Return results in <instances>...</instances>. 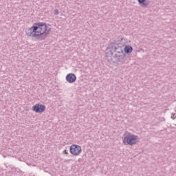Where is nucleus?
Here are the masks:
<instances>
[{
    "label": "nucleus",
    "mask_w": 176,
    "mask_h": 176,
    "mask_svg": "<svg viewBox=\"0 0 176 176\" xmlns=\"http://www.w3.org/2000/svg\"><path fill=\"white\" fill-rule=\"evenodd\" d=\"M50 34V28L43 22L35 23L32 27L26 31L28 36L36 38L38 41H43L47 38V35Z\"/></svg>",
    "instance_id": "1"
},
{
    "label": "nucleus",
    "mask_w": 176,
    "mask_h": 176,
    "mask_svg": "<svg viewBox=\"0 0 176 176\" xmlns=\"http://www.w3.org/2000/svg\"><path fill=\"white\" fill-rule=\"evenodd\" d=\"M107 49L110 50V53L112 55L111 61L118 65H123L126 62V54L123 51V48L119 45V44L111 43H110Z\"/></svg>",
    "instance_id": "2"
},
{
    "label": "nucleus",
    "mask_w": 176,
    "mask_h": 176,
    "mask_svg": "<svg viewBox=\"0 0 176 176\" xmlns=\"http://www.w3.org/2000/svg\"><path fill=\"white\" fill-rule=\"evenodd\" d=\"M122 142L124 145L133 146V145H136L137 142H138V136L130 133H126L123 135Z\"/></svg>",
    "instance_id": "3"
},
{
    "label": "nucleus",
    "mask_w": 176,
    "mask_h": 176,
    "mask_svg": "<svg viewBox=\"0 0 176 176\" xmlns=\"http://www.w3.org/2000/svg\"><path fill=\"white\" fill-rule=\"evenodd\" d=\"M70 153L74 156H78L82 153V147L79 145L72 144L70 146Z\"/></svg>",
    "instance_id": "4"
},
{
    "label": "nucleus",
    "mask_w": 176,
    "mask_h": 176,
    "mask_svg": "<svg viewBox=\"0 0 176 176\" xmlns=\"http://www.w3.org/2000/svg\"><path fill=\"white\" fill-rule=\"evenodd\" d=\"M33 111L36 113H42L46 111V107L43 104H36L33 106Z\"/></svg>",
    "instance_id": "5"
},
{
    "label": "nucleus",
    "mask_w": 176,
    "mask_h": 176,
    "mask_svg": "<svg viewBox=\"0 0 176 176\" xmlns=\"http://www.w3.org/2000/svg\"><path fill=\"white\" fill-rule=\"evenodd\" d=\"M66 80L68 83H75L76 82V76L72 73H69L66 76Z\"/></svg>",
    "instance_id": "6"
},
{
    "label": "nucleus",
    "mask_w": 176,
    "mask_h": 176,
    "mask_svg": "<svg viewBox=\"0 0 176 176\" xmlns=\"http://www.w3.org/2000/svg\"><path fill=\"white\" fill-rule=\"evenodd\" d=\"M138 2L142 8H147L149 6V1L146 0H138Z\"/></svg>",
    "instance_id": "7"
},
{
    "label": "nucleus",
    "mask_w": 176,
    "mask_h": 176,
    "mask_svg": "<svg viewBox=\"0 0 176 176\" xmlns=\"http://www.w3.org/2000/svg\"><path fill=\"white\" fill-rule=\"evenodd\" d=\"M124 53H126V54H130V53H131V52H133V47L130 46V45H126L124 47Z\"/></svg>",
    "instance_id": "8"
},
{
    "label": "nucleus",
    "mask_w": 176,
    "mask_h": 176,
    "mask_svg": "<svg viewBox=\"0 0 176 176\" xmlns=\"http://www.w3.org/2000/svg\"><path fill=\"white\" fill-rule=\"evenodd\" d=\"M59 14L58 10H54V14H55V15H57V14Z\"/></svg>",
    "instance_id": "9"
},
{
    "label": "nucleus",
    "mask_w": 176,
    "mask_h": 176,
    "mask_svg": "<svg viewBox=\"0 0 176 176\" xmlns=\"http://www.w3.org/2000/svg\"><path fill=\"white\" fill-rule=\"evenodd\" d=\"M176 115L175 114H172L171 116V119H175Z\"/></svg>",
    "instance_id": "10"
},
{
    "label": "nucleus",
    "mask_w": 176,
    "mask_h": 176,
    "mask_svg": "<svg viewBox=\"0 0 176 176\" xmlns=\"http://www.w3.org/2000/svg\"><path fill=\"white\" fill-rule=\"evenodd\" d=\"M64 153L65 155H68V150H65Z\"/></svg>",
    "instance_id": "11"
}]
</instances>
